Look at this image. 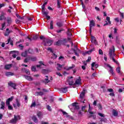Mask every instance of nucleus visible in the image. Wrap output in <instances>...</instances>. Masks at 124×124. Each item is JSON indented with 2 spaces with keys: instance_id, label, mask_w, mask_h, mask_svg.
I'll return each instance as SVG.
<instances>
[{
  "instance_id": "cd10ccee",
  "label": "nucleus",
  "mask_w": 124,
  "mask_h": 124,
  "mask_svg": "<svg viewBox=\"0 0 124 124\" xmlns=\"http://www.w3.org/2000/svg\"><path fill=\"white\" fill-rule=\"evenodd\" d=\"M57 70H59V71L62 70V65H61V64L57 63Z\"/></svg>"
},
{
  "instance_id": "7c9ffc66",
  "label": "nucleus",
  "mask_w": 124,
  "mask_h": 124,
  "mask_svg": "<svg viewBox=\"0 0 124 124\" xmlns=\"http://www.w3.org/2000/svg\"><path fill=\"white\" fill-rule=\"evenodd\" d=\"M54 25V22L53 20H51L50 23V30H54V27L53 25Z\"/></svg>"
},
{
  "instance_id": "72a5a7b5",
  "label": "nucleus",
  "mask_w": 124,
  "mask_h": 124,
  "mask_svg": "<svg viewBox=\"0 0 124 124\" xmlns=\"http://www.w3.org/2000/svg\"><path fill=\"white\" fill-rule=\"evenodd\" d=\"M4 19V13L2 12L0 16V20L1 21Z\"/></svg>"
},
{
  "instance_id": "338daca9",
  "label": "nucleus",
  "mask_w": 124,
  "mask_h": 124,
  "mask_svg": "<svg viewBox=\"0 0 124 124\" xmlns=\"http://www.w3.org/2000/svg\"><path fill=\"white\" fill-rule=\"evenodd\" d=\"M108 92H109V93H112L113 92V89H109L108 90Z\"/></svg>"
},
{
  "instance_id": "6ab92c4d",
  "label": "nucleus",
  "mask_w": 124,
  "mask_h": 124,
  "mask_svg": "<svg viewBox=\"0 0 124 124\" xmlns=\"http://www.w3.org/2000/svg\"><path fill=\"white\" fill-rule=\"evenodd\" d=\"M67 88L66 87L65 88H61L60 89V91L61 93H65L67 92Z\"/></svg>"
},
{
  "instance_id": "f03ea898",
  "label": "nucleus",
  "mask_w": 124,
  "mask_h": 124,
  "mask_svg": "<svg viewBox=\"0 0 124 124\" xmlns=\"http://www.w3.org/2000/svg\"><path fill=\"white\" fill-rule=\"evenodd\" d=\"M13 98L14 97L13 96H12L11 98H9L6 101V105L8 106V109L9 110H13V108H12V106L10 105V102L13 100Z\"/></svg>"
},
{
  "instance_id": "6e6d98bb",
  "label": "nucleus",
  "mask_w": 124,
  "mask_h": 124,
  "mask_svg": "<svg viewBox=\"0 0 124 124\" xmlns=\"http://www.w3.org/2000/svg\"><path fill=\"white\" fill-rule=\"evenodd\" d=\"M16 24H19V23H21V22H22V21L20 20V19H16Z\"/></svg>"
},
{
  "instance_id": "de8ad7c7",
  "label": "nucleus",
  "mask_w": 124,
  "mask_h": 124,
  "mask_svg": "<svg viewBox=\"0 0 124 124\" xmlns=\"http://www.w3.org/2000/svg\"><path fill=\"white\" fill-rule=\"evenodd\" d=\"M57 25L58 27H62V23L61 22L57 23Z\"/></svg>"
},
{
  "instance_id": "c9c22d12",
  "label": "nucleus",
  "mask_w": 124,
  "mask_h": 124,
  "mask_svg": "<svg viewBox=\"0 0 124 124\" xmlns=\"http://www.w3.org/2000/svg\"><path fill=\"white\" fill-rule=\"evenodd\" d=\"M67 34V35H68V36H71V35H72L71 29L68 30Z\"/></svg>"
},
{
  "instance_id": "ddd939ff",
  "label": "nucleus",
  "mask_w": 124,
  "mask_h": 124,
  "mask_svg": "<svg viewBox=\"0 0 124 124\" xmlns=\"http://www.w3.org/2000/svg\"><path fill=\"white\" fill-rule=\"evenodd\" d=\"M112 115L114 116V117H118L119 115V112L116 109H113L112 110Z\"/></svg>"
},
{
  "instance_id": "0eeeda50",
  "label": "nucleus",
  "mask_w": 124,
  "mask_h": 124,
  "mask_svg": "<svg viewBox=\"0 0 124 124\" xmlns=\"http://www.w3.org/2000/svg\"><path fill=\"white\" fill-rule=\"evenodd\" d=\"M95 26V22H94V21L93 20H91L90 21V24H89V27H90V32H92V28L93 27H94Z\"/></svg>"
},
{
  "instance_id": "49530a36",
  "label": "nucleus",
  "mask_w": 124,
  "mask_h": 124,
  "mask_svg": "<svg viewBox=\"0 0 124 124\" xmlns=\"http://www.w3.org/2000/svg\"><path fill=\"white\" fill-rule=\"evenodd\" d=\"M46 78L45 79L46 83H49V82H50V80H49V79H48V76H46Z\"/></svg>"
},
{
  "instance_id": "5701e85b",
  "label": "nucleus",
  "mask_w": 124,
  "mask_h": 124,
  "mask_svg": "<svg viewBox=\"0 0 124 124\" xmlns=\"http://www.w3.org/2000/svg\"><path fill=\"white\" fill-rule=\"evenodd\" d=\"M10 32H11V31H9V29L7 28L6 30V31L4 33L5 36H8V35H9V33H10Z\"/></svg>"
},
{
  "instance_id": "c756f323",
  "label": "nucleus",
  "mask_w": 124,
  "mask_h": 124,
  "mask_svg": "<svg viewBox=\"0 0 124 124\" xmlns=\"http://www.w3.org/2000/svg\"><path fill=\"white\" fill-rule=\"evenodd\" d=\"M22 57H26L28 56V51H25L21 53Z\"/></svg>"
},
{
  "instance_id": "4d7b16f0",
  "label": "nucleus",
  "mask_w": 124,
  "mask_h": 124,
  "mask_svg": "<svg viewBox=\"0 0 124 124\" xmlns=\"http://www.w3.org/2000/svg\"><path fill=\"white\" fill-rule=\"evenodd\" d=\"M86 106L82 107L81 111H85V109H86Z\"/></svg>"
},
{
  "instance_id": "603ef678",
  "label": "nucleus",
  "mask_w": 124,
  "mask_h": 124,
  "mask_svg": "<svg viewBox=\"0 0 124 124\" xmlns=\"http://www.w3.org/2000/svg\"><path fill=\"white\" fill-rule=\"evenodd\" d=\"M57 55L53 53L52 57V59H57Z\"/></svg>"
},
{
  "instance_id": "39448f33",
  "label": "nucleus",
  "mask_w": 124,
  "mask_h": 124,
  "mask_svg": "<svg viewBox=\"0 0 124 124\" xmlns=\"http://www.w3.org/2000/svg\"><path fill=\"white\" fill-rule=\"evenodd\" d=\"M85 97V92H82L80 93L79 95V100L81 102H82V103H85V98H84Z\"/></svg>"
},
{
  "instance_id": "864d4df0",
  "label": "nucleus",
  "mask_w": 124,
  "mask_h": 124,
  "mask_svg": "<svg viewBox=\"0 0 124 124\" xmlns=\"http://www.w3.org/2000/svg\"><path fill=\"white\" fill-rule=\"evenodd\" d=\"M25 73H26V74H28V75H30V74H31V73L30 72V71L29 70H26Z\"/></svg>"
},
{
  "instance_id": "4be33fe9",
  "label": "nucleus",
  "mask_w": 124,
  "mask_h": 124,
  "mask_svg": "<svg viewBox=\"0 0 124 124\" xmlns=\"http://www.w3.org/2000/svg\"><path fill=\"white\" fill-rule=\"evenodd\" d=\"M24 77L26 80H28V81H32L33 79L32 78V77L28 76H24Z\"/></svg>"
},
{
  "instance_id": "7ed1b4c3",
  "label": "nucleus",
  "mask_w": 124,
  "mask_h": 124,
  "mask_svg": "<svg viewBox=\"0 0 124 124\" xmlns=\"http://www.w3.org/2000/svg\"><path fill=\"white\" fill-rule=\"evenodd\" d=\"M20 119L21 117H20V116L15 115L14 116V118L10 121V124H16L17 121Z\"/></svg>"
},
{
  "instance_id": "4468645a",
  "label": "nucleus",
  "mask_w": 124,
  "mask_h": 124,
  "mask_svg": "<svg viewBox=\"0 0 124 124\" xmlns=\"http://www.w3.org/2000/svg\"><path fill=\"white\" fill-rule=\"evenodd\" d=\"M32 120L34 122V123L37 124L38 123V119H37V117L35 116V115H33L31 117Z\"/></svg>"
},
{
  "instance_id": "ea45409f",
  "label": "nucleus",
  "mask_w": 124,
  "mask_h": 124,
  "mask_svg": "<svg viewBox=\"0 0 124 124\" xmlns=\"http://www.w3.org/2000/svg\"><path fill=\"white\" fill-rule=\"evenodd\" d=\"M16 106H17V107H20V106H21V104H20V102L18 101V99L16 100Z\"/></svg>"
},
{
  "instance_id": "c03bdc74",
  "label": "nucleus",
  "mask_w": 124,
  "mask_h": 124,
  "mask_svg": "<svg viewBox=\"0 0 124 124\" xmlns=\"http://www.w3.org/2000/svg\"><path fill=\"white\" fill-rule=\"evenodd\" d=\"M78 117H82L83 116V113L81 110L78 112Z\"/></svg>"
},
{
  "instance_id": "a18cd8bd",
  "label": "nucleus",
  "mask_w": 124,
  "mask_h": 124,
  "mask_svg": "<svg viewBox=\"0 0 124 124\" xmlns=\"http://www.w3.org/2000/svg\"><path fill=\"white\" fill-rule=\"evenodd\" d=\"M97 107L100 110H102V106H101V105H100V104H98L97 105Z\"/></svg>"
},
{
  "instance_id": "0e129e2a",
  "label": "nucleus",
  "mask_w": 124,
  "mask_h": 124,
  "mask_svg": "<svg viewBox=\"0 0 124 124\" xmlns=\"http://www.w3.org/2000/svg\"><path fill=\"white\" fill-rule=\"evenodd\" d=\"M91 60H92V58L91 57H89L86 62H91Z\"/></svg>"
},
{
  "instance_id": "20e7f679",
  "label": "nucleus",
  "mask_w": 124,
  "mask_h": 124,
  "mask_svg": "<svg viewBox=\"0 0 124 124\" xmlns=\"http://www.w3.org/2000/svg\"><path fill=\"white\" fill-rule=\"evenodd\" d=\"M67 41L66 39H63L62 40H59L56 43H55V45H57L58 46H60L61 44H65Z\"/></svg>"
},
{
  "instance_id": "dca6fc26",
  "label": "nucleus",
  "mask_w": 124,
  "mask_h": 124,
  "mask_svg": "<svg viewBox=\"0 0 124 124\" xmlns=\"http://www.w3.org/2000/svg\"><path fill=\"white\" fill-rule=\"evenodd\" d=\"M72 78H73V77H71L68 79V81L69 82V85H70V86H72V85H73L74 84V82L73 81V80H72V79H71Z\"/></svg>"
},
{
  "instance_id": "bb28decb",
  "label": "nucleus",
  "mask_w": 124,
  "mask_h": 124,
  "mask_svg": "<svg viewBox=\"0 0 124 124\" xmlns=\"http://www.w3.org/2000/svg\"><path fill=\"white\" fill-rule=\"evenodd\" d=\"M81 84V78H80L77 79L75 81V85H80Z\"/></svg>"
},
{
  "instance_id": "774afa93",
  "label": "nucleus",
  "mask_w": 124,
  "mask_h": 124,
  "mask_svg": "<svg viewBox=\"0 0 124 124\" xmlns=\"http://www.w3.org/2000/svg\"><path fill=\"white\" fill-rule=\"evenodd\" d=\"M90 117H93V119H95V118L96 117L95 115H91Z\"/></svg>"
},
{
  "instance_id": "8fccbe9b",
  "label": "nucleus",
  "mask_w": 124,
  "mask_h": 124,
  "mask_svg": "<svg viewBox=\"0 0 124 124\" xmlns=\"http://www.w3.org/2000/svg\"><path fill=\"white\" fill-rule=\"evenodd\" d=\"M99 55H103V51L101 49H99Z\"/></svg>"
},
{
  "instance_id": "3c124183",
  "label": "nucleus",
  "mask_w": 124,
  "mask_h": 124,
  "mask_svg": "<svg viewBox=\"0 0 124 124\" xmlns=\"http://www.w3.org/2000/svg\"><path fill=\"white\" fill-rule=\"evenodd\" d=\"M29 61H30V57L26 58L24 60V62H28Z\"/></svg>"
},
{
  "instance_id": "4c0bfd02",
  "label": "nucleus",
  "mask_w": 124,
  "mask_h": 124,
  "mask_svg": "<svg viewBox=\"0 0 124 124\" xmlns=\"http://www.w3.org/2000/svg\"><path fill=\"white\" fill-rule=\"evenodd\" d=\"M57 7L58 8H61V2L60 0H57Z\"/></svg>"
},
{
  "instance_id": "79ce46f5",
  "label": "nucleus",
  "mask_w": 124,
  "mask_h": 124,
  "mask_svg": "<svg viewBox=\"0 0 124 124\" xmlns=\"http://www.w3.org/2000/svg\"><path fill=\"white\" fill-rule=\"evenodd\" d=\"M46 109L48 110V111H52V108H51V106H49V105H47L46 106Z\"/></svg>"
},
{
  "instance_id": "423d86ee",
  "label": "nucleus",
  "mask_w": 124,
  "mask_h": 124,
  "mask_svg": "<svg viewBox=\"0 0 124 124\" xmlns=\"http://www.w3.org/2000/svg\"><path fill=\"white\" fill-rule=\"evenodd\" d=\"M91 48H92L91 50H90L88 51H86L83 54V56H85V55H90V54H91L92 52H93V51H94V50H95V48H94L93 47V46L91 45L90 46Z\"/></svg>"
},
{
  "instance_id": "393cba45",
  "label": "nucleus",
  "mask_w": 124,
  "mask_h": 124,
  "mask_svg": "<svg viewBox=\"0 0 124 124\" xmlns=\"http://www.w3.org/2000/svg\"><path fill=\"white\" fill-rule=\"evenodd\" d=\"M52 41L51 40H47L46 43V46H51L52 45Z\"/></svg>"
},
{
  "instance_id": "9d476101",
  "label": "nucleus",
  "mask_w": 124,
  "mask_h": 124,
  "mask_svg": "<svg viewBox=\"0 0 124 124\" xmlns=\"http://www.w3.org/2000/svg\"><path fill=\"white\" fill-rule=\"evenodd\" d=\"M8 85L10 86V87L13 88L14 90H16V84L13 83L12 82L10 81L8 83Z\"/></svg>"
},
{
  "instance_id": "1a4fd4ad",
  "label": "nucleus",
  "mask_w": 124,
  "mask_h": 124,
  "mask_svg": "<svg viewBox=\"0 0 124 124\" xmlns=\"http://www.w3.org/2000/svg\"><path fill=\"white\" fill-rule=\"evenodd\" d=\"M10 54H14L12 55V57L14 58H16L17 56H19V51H11L10 52Z\"/></svg>"
},
{
  "instance_id": "5fc2aeb1",
  "label": "nucleus",
  "mask_w": 124,
  "mask_h": 124,
  "mask_svg": "<svg viewBox=\"0 0 124 124\" xmlns=\"http://www.w3.org/2000/svg\"><path fill=\"white\" fill-rule=\"evenodd\" d=\"M56 75H58V76H59L60 77L62 76V75H61V73L57 72L56 73Z\"/></svg>"
},
{
  "instance_id": "aec40b11",
  "label": "nucleus",
  "mask_w": 124,
  "mask_h": 124,
  "mask_svg": "<svg viewBox=\"0 0 124 124\" xmlns=\"http://www.w3.org/2000/svg\"><path fill=\"white\" fill-rule=\"evenodd\" d=\"M42 14L43 15V16H46L48 15V14H49V12H45V10H42Z\"/></svg>"
},
{
  "instance_id": "e433bc0d",
  "label": "nucleus",
  "mask_w": 124,
  "mask_h": 124,
  "mask_svg": "<svg viewBox=\"0 0 124 124\" xmlns=\"http://www.w3.org/2000/svg\"><path fill=\"white\" fill-rule=\"evenodd\" d=\"M1 27H2V28H0V30H1V31H3V30H4V29H5V23L2 24Z\"/></svg>"
},
{
  "instance_id": "a19ab883",
  "label": "nucleus",
  "mask_w": 124,
  "mask_h": 124,
  "mask_svg": "<svg viewBox=\"0 0 124 124\" xmlns=\"http://www.w3.org/2000/svg\"><path fill=\"white\" fill-rule=\"evenodd\" d=\"M35 105H36V104H35V102L32 101V102L31 104V108L35 107Z\"/></svg>"
},
{
  "instance_id": "f257e3e1",
  "label": "nucleus",
  "mask_w": 124,
  "mask_h": 124,
  "mask_svg": "<svg viewBox=\"0 0 124 124\" xmlns=\"http://www.w3.org/2000/svg\"><path fill=\"white\" fill-rule=\"evenodd\" d=\"M108 55L110 59H112V60L114 62H115V63H117V64L119 63L118 61H116L115 58H114V57L116 56V54H115V47L114 46H113L110 49Z\"/></svg>"
},
{
  "instance_id": "2f4dec72",
  "label": "nucleus",
  "mask_w": 124,
  "mask_h": 124,
  "mask_svg": "<svg viewBox=\"0 0 124 124\" xmlns=\"http://www.w3.org/2000/svg\"><path fill=\"white\" fill-rule=\"evenodd\" d=\"M44 93L43 92H36L35 93V95H36V96H38V95H43Z\"/></svg>"
},
{
  "instance_id": "f3484780",
  "label": "nucleus",
  "mask_w": 124,
  "mask_h": 124,
  "mask_svg": "<svg viewBox=\"0 0 124 124\" xmlns=\"http://www.w3.org/2000/svg\"><path fill=\"white\" fill-rule=\"evenodd\" d=\"M74 67H75V65L73 64L72 65V66H70V67H64L63 68L64 69H65V70H70V69H72V68H74Z\"/></svg>"
},
{
  "instance_id": "b1692460",
  "label": "nucleus",
  "mask_w": 124,
  "mask_h": 124,
  "mask_svg": "<svg viewBox=\"0 0 124 124\" xmlns=\"http://www.w3.org/2000/svg\"><path fill=\"white\" fill-rule=\"evenodd\" d=\"M92 110H93V108H91V105H89V110H88V112L89 113H90L91 115H93V114H94V112H93L92 111Z\"/></svg>"
},
{
  "instance_id": "f704fd0d",
  "label": "nucleus",
  "mask_w": 124,
  "mask_h": 124,
  "mask_svg": "<svg viewBox=\"0 0 124 124\" xmlns=\"http://www.w3.org/2000/svg\"><path fill=\"white\" fill-rule=\"evenodd\" d=\"M30 61H32V62H34V61H36V58L34 57H29Z\"/></svg>"
},
{
  "instance_id": "680f3d73",
  "label": "nucleus",
  "mask_w": 124,
  "mask_h": 124,
  "mask_svg": "<svg viewBox=\"0 0 124 124\" xmlns=\"http://www.w3.org/2000/svg\"><path fill=\"white\" fill-rule=\"evenodd\" d=\"M116 71L118 72V73H120V67H118L116 68Z\"/></svg>"
},
{
  "instance_id": "09e8293b",
  "label": "nucleus",
  "mask_w": 124,
  "mask_h": 124,
  "mask_svg": "<svg viewBox=\"0 0 124 124\" xmlns=\"http://www.w3.org/2000/svg\"><path fill=\"white\" fill-rule=\"evenodd\" d=\"M107 119L106 118H101L100 122H107Z\"/></svg>"
},
{
  "instance_id": "6e6552de",
  "label": "nucleus",
  "mask_w": 124,
  "mask_h": 124,
  "mask_svg": "<svg viewBox=\"0 0 124 124\" xmlns=\"http://www.w3.org/2000/svg\"><path fill=\"white\" fill-rule=\"evenodd\" d=\"M73 51H74L76 56L77 57H79V54L78 53H80V50L78 49L77 46H74V49H73Z\"/></svg>"
},
{
  "instance_id": "c85d7f7f",
  "label": "nucleus",
  "mask_w": 124,
  "mask_h": 124,
  "mask_svg": "<svg viewBox=\"0 0 124 124\" xmlns=\"http://www.w3.org/2000/svg\"><path fill=\"white\" fill-rule=\"evenodd\" d=\"M5 75L8 77H9V76H13V75H14V74L10 72H7L5 73Z\"/></svg>"
},
{
  "instance_id": "473e14b6",
  "label": "nucleus",
  "mask_w": 124,
  "mask_h": 124,
  "mask_svg": "<svg viewBox=\"0 0 124 124\" xmlns=\"http://www.w3.org/2000/svg\"><path fill=\"white\" fill-rule=\"evenodd\" d=\"M62 113L63 115L66 117V118H69V115H68V113H67L66 112L62 111Z\"/></svg>"
},
{
  "instance_id": "58836bf2",
  "label": "nucleus",
  "mask_w": 124,
  "mask_h": 124,
  "mask_svg": "<svg viewBox=\"0 0 124 124\" xmlns=\"http://www.w3.org/2000/svg\"><path fill=\"white\" fill-rule=\"evenodd\" d=\"M107 21L108 22L109 25H111V21H110V17L107 16L106 18Z\"/></svg>"
},
{
  "instance_id": "412c9836",
  "label": "nucleus",
  "mask_w": 124,
  "mask_h": 124,
  "mask_svg": "<svg viewBox=\"0 0 124 124\" xmlns=\"http://www.w3.org/2000/svg\"><path fill=\"white\" fill-rule=\"evenodd\" d=\"M5 108V103L3 102H1L0 109H2V110H4Z\"/></svg>"
},
{
  "instance_id": "f8f14e48",
  "label": "nucleus",
  "mask_w": 124,
  "mask_h": 124,
  "mask_svg": "<svg viewBox=\"0 0 124 124\" xmlns=\"http://www.w3.org/2000/svg\"><path fill=\"white\" fill-rule=\"evenodd\" d=\"M91 42L95 44V45H97V42L94 36H92L91 37Z\"/></svg>"
},
{
  "instance_id": "a211bd4d",
  "label": "nucleus",
  "mask_w": 124,
  "mask_h": 124,
  "mask_svg": "<svg viewBox=\"0 0 124 124\" xmlns=\"http://www.w3.org/2000/svg\"><path fill=\"white\" fill-rule=\"evenodd\" d=\"M107 66L108 67H109V68L110 69L109 72L110 74H111V75H114V71H113V68H112V67H111V66H110V65L109 64H107Z\"/></svg>"
},
{
  "instance_id": "2eb2a0df",
  "label": "nucleus",
  "mask_w": 124,
  "mask_h": 124,
  "mask_svg": "<svg viewBox=\"0 0 124 124\" xmlns=\"http://www.w3.org/2000/svg\"><path fill=\"white\" fill-rule=\"evenodd\" d=\"M6 21L8 23L7 26L8 27V26H9L10 24H11V23H12V19H11V17H8L6 18Z\"/></svg>"
},
{
  "instance_id": "37998d69",
  "label": "nucleus",
  "mask_w": 124,
  "mask_h": 124,
  "mask_svg": "<svg viewBox=\"0 0 124 124\" xmlns=\"http://www.w3.org/2000/svg\"><path fill=\"white\" fill-rule=\"evenodd\" d=\"M31 69L32 71H36V68L34 66H32Z\"/></svg>"
},
{
  "instance_id": "a878e982",
  "label": "nucleus",
  "mask_w": 124,
  "mask_h": 124,
  "mask_svg": "<svg viewBox=\"0 0 124 124\" xmlns=\"http://www.w3.org/2000/svg\"><path fill=\"white\" fill-rule=\"evenodd\" d=\"M12 67V64H7L5 65V69H6L7 70L8 69H10L11 67Z\"/></svg>"
},
{
  "instance_id": "9b49d317",
  "label": "nucleus",
  "mask_w": 124,
  "mask_h": 124,
  "mask_svg": "<svg viewBox=\"0 0 124 124\" xmlns=\"http://www.w3.org/2000/svg\"><path fill=\"white\" fill-rule=\"evenodd\" d=\"M36 115L38 117V118L40 119H42V117H43V113L41 112V111H38L36 113Z\"/></svg>"
},
{
  "instance_id": "69168bd1",
  "label": "nucleus",
  "mask_w": 124,
  "mask_h": 124,
  "mask_svg": "<svg viewBox=\"0 0 124 124\" xmlns=\"http://www.w3.org/2000/svg\"><path fill=\"white\" fill-rule=\"evenodd\" d=\"M48 51H50V52H51V53H53V50H52V48L48 47L47 48Z\"/></svg>"
},
{
  "instance_id": "bf43d9fd",
  "label": "nucleus",
  "mask_w": 124,
  "mask_h": 124,
  "mask_svg": "<svg viewBox=\"0 0 124 124\" xmlns=\"http://www.w3.org/2000/svg\"><path fill=\"white\" fill-rule=\"evenodd\" d=\"M19 19H20V20L21 21H23V20H24V19H25L24 17H21V16H19Z\"/></svg>"
},
{
  "instance_id": "e2e57ef3",
  "label": "nucleus",
  "mask_w": 124,
  "mask_h": 124,
  "mask_svg": "<svg viewBox=\"0 0 124 124\" xmlns=\"http://www.w3.org/2000/svg\"><path fill=\"white\" fill-rule=\"evenodd\" d=\"M27 19L29 21H32V19H33L32 17H27Z\"/></svg>"
},
{
  "instance_id": "13d9d810",
  "label": "nucleus",
  "mask_w": 124,
  "mask_h": 124,
  "mask_svg": "<svg viewBox=\"0 0 124 124\" xmlns=\"http://www.w3.org/2000/svg\"><path fill=\"white\" fill-rule=\"evenodd\" d=\"M41 124H49V123L47 122L42 121Z\"/></svg>"
},
{
  "instance_id": "052dcab7",
  "label": "nucleus",
  "mask_w": 124,
  "mask_h": 124,
  "mask_svg": "<svg viewBox=\"0 0 124 124\" xmlns=\"http://www.w3.org/2000/svg\"><path fill=\"white\" fill-rule=\"evenodd\" d=\"M98 115H99V116H100V117H104V114L101 113H98Z\"/></svg>"
}]
</instances>
